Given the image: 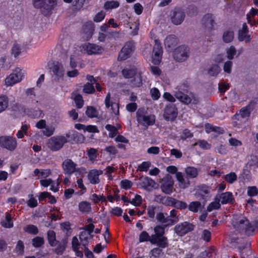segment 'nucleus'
<instances>
[{
    "instance_id": "obj_3",
    "label": "nucleus",
    "mask_w": 258,
    "mask_h": 258,
    "mask_svg": "<svg viewBox=\"0 0 258 258\" xmlns=\"http://www.w3.org/2000/svg\"><path fill=\"white\" fill-rule=\"evenodd\" d=\"M24 71L20 68H17L6 78L4 85L7 87L13 86L20 82L24 79Z\"/></svg>"
},
{
    "instance_id": "obj_18",
    "label": "nucleus",
    "mask_w": 258,
    "mask_h": 258,
    "mask_svg": "<svg viewBox=\"0 0 258 258\" xmlns=\"http://www.w3.org/2000/svg\"><path fill=\"white\" fill-rule=\"evenodd\" d=\"M77 164L71 159L65 160L62 164V167L65 174L72 175L75 172Z\"/></svg>"
},
{
    "instance_id": "obj_46",
    "label": "nucleus",
    "mask_w": 258,
    "mask_h": 258,
    "mask_svg": "<svg viewBox=\"0 0 258 258\" xmlns=\"http://www.w3.org/2000/svg\"><path fill=\"white\" fill-rule=\"evenodd\" d=\"M47 238L51 246H55L56 244L55 233L53 230H49L47 232Z\"/></svg>"
},
{
    "instance_id": "obj_21",
    "label": "nucleus",
    "mask_w": 258,
    "mask_h": 258,
    "mask_svg": "<svg viewBox=\"0 0 258 258\" xmlns=\"http://www.w3.org/2000/svg\"><path fill=\"white\" fill-rule=\"evenodd\" d=\"M185 14L183 11L179 8H176L173 12V16L171 17L172 22L175 25H179L183 21Z\"/></svg>"
},
{
    "instance_id": "obj_39",
    "label": "nucleus",
    "mask_w": 258,
    "mask_h": 258,
    "mask_svg": "<svg viewBox=\"0 0 258 258\" xmlns=\"http://www.w3.org/2000/svg\"><path fill=\"white\" fill-rule=\"evenodd\" d=\"M9 99L6 95L0 96V113L6 109L8 106Z\"/></svg>"
},
{
    "instance_id": "obj_8",
    "label": "nucleus",
    "mask_w": 258,
    "mask_h": 258,
    "mask_svg": "<svg viewBox=\"0 0 258 258\" xmlns=\"http://www.w3.org/2000/svg\"><path fill=\"white\" fill-rule=\"evenodd\" d=\"M135 49V43L133 41L126 42L119 52L118 60H124L130 57Z\"/></svg>"
},
{
    "instance_id": "obj_17",
    "label": "nucleus",
    "mask_w": 258,
    "mask_h": 258,
    "mask_svg": "<svg viewBox=\"0 0 258 258\" xmlns=\"http://www.w3.org/2000/svg\"><path fill=\"white\" fill-rule=\"evenodd\" d=\"M194 227V226L192 224L184 222L176 225L174 228V230L178 235L182 236L193 230Z\"/></svg>"
},
{
    "instance_id": "obj_19",
    "label": "nucleus",
    "mask_w": 258,
    "mask_h": 258,
    "mask_svg": "<svg viewBox=\"0 0 258 258\" xmlns=\"http://www.w3.org/2000/svg\"><path fill=\"white\" fill-rule=\"evenodd\" d=\"M105 104L106 108H109L111 107L112 113L115 115H118L119 114V103L117 102H113L110 100V94L108 93L105 99Z\"/></svg>"
},
{
    "instance_id": "obj_33",
    "label": "nucleus",
    "mask_w": 258,
    "mask_h": 258,
    "mask_svg": "<svg viewBox=\"0 0 258 258\" xmlns=\"http://www.w3.org/2000/svg\"><path fill=\"white\" fill-rule=\"evenodd\" d=\"M203 24L208 29H212L213 27L214 20L211 14L205 15L202 19Z\"/></svg>"
},
{
    "instance_id": "obj_20",
    "label": "nucleus",
    "mask_w": 258,
    "mask_h": 258,
    "mask_svg": "<svg viewBox=\"0 0 258 258\" xmlns=\"http://www.w3.org/2000/svg\"><path fill=\"white\" fill-rule=\"evenodd\" d=\"M157 221L162 223L164 227L173 225L176 221L170 218L169 216H165L162 213H158L156 215Z\"/></svg>"
},
{
    "instance_id": "obj_64",
    "label": "nucleus",
    "mask_w": 258,
    "mask_h": 258,
    "mask_svg": "<svg viewBox=\"0 0 258 258\" xmlns=\"http://www.w3.org/2000/svg\"><path fill=\"white\" fill-rule=\"evenodd\" d=\"M162 253V250L159 248H154L150 252L151 258H158Z\"/></svg>"
},
{
    "instance_id": "obj_31",
    "label": "nucleus",
    "mask_w": 258,
    "mask_h": 258,
    "mask_svg": "<svg viewBox=\"0 0 258 258\" xmlns=\"http://www.w3.org/2000/svg\"><path fill=\"white\" fill-rule=\"evenodd\" d=\"M83 29L84 33L86 35V39H90L92 37L94 31L92 23L91 22L86 23L83 26Z\"/></svg>"
},
{
    "instance_id": "obj_60",
    "label": "nucleus",
    "mask_w": 258,
    "mask_h": 258,
    "mask_svg": "<svg viewBox=\"0 0 258 258\" xmlns=\"http://www.w3.org/2000/svg\"><path fill=\"white\" fill-rule=\"evenodd\" d=\"M230 88L229 85L228 83L221 82L219 83L218 89L221 93H224Z\"/></svg>"
},
{
    "instance_id": "obj_37",
    "label": "nucleus",
    "mask_w": 258,
    "mask_h": 258,
    "mask_svg": "<svg viewBox=\"0 0 258 258\" xmlns=\"http://www.w3.org/2000/svg\"><path fill=\"white\" fill-rule=\"evenodd\" d=\"M220 204L219 201V198L218 196H216L214 199L213 202L211 203L207 207V210L211 212L214 210H217L220 208Z\"/></svg>"
},
{
    "instance_id": "obj_35",
    "label": "nucleus",
    "mask_w": 258,
    "mask_h": 258,
    "mask_svg": "<svg viewBox=\"0 0 258 258\" xmlns=\"http://www.w3.org/2000/svg\"><path fill=\"white\" fill-rule=\"evenodd\" d=\"M143 79L140 72H138L134 76L132 80V84L134 87H140L142 85Z\"/></svg>"
},
{
    "instance_id": "obj_11",
    "label": "nucleus",
    "mask_w": 258,
    "mask_h": 258,
    "mask_svg": "<svg viewBox=\"0 0 258 258\" xmlns=\"http://www.w3.org/2000/svg\"><path fill=\"white\" fill-rule=\"evenodd\" d=\"M68 141L64 136H56L51 138L48 141V146L53 151H57L61 149L64 143Z\"/></svg>"
},
{
    "instance_id": "obj_47",
    "label": "nucleus",
    "mask_w": 258,
    "mask_h": 258,
    "mask_svg": "<svg viewBox=\"0 0 258 258\" xmlns=\"http://www.w3.org/2000/svg\"><path fill=\"white\" fill-rule=\"evenodd\" d=\"M234 38V33L233 31L227 30L224 32L223 35V41L226 43L231 42Z\"/></svg>"
},
{
    "instance_id": "obj_34",
    "label": "nucleus",
    "mask_w": 258,
    "mask_h": 258,
    "mask_svg": "<svg viewBox=\"0 0 258 258\" xmlns=\"http://www.w3.org/2000/svg\"><path fill=\"white\" fill-rule=\"evenodd\" d=\"M24 112L28 116L32 118H37L41 116L42 111L38 108L29 109V108L25 109Z\"/></svg>"
},
{
    "instance_id": "obj_7",
    "label": "nucleus",
    "mask_w": 258,
    "mask_h": 258,
    "mask_svg": "<svg viewBox=\"0 0 258 258\" xmlns=\"http://www.w3.org/2000/svg\"><path fill=\"white\" fill-rule=\"evenodd\" d=\"M81 50L88 55H97L102 53L104 49L96 44L87 43L82 45Z\"/></svg>"
},
{
    "instance_id": "obj_27",
    "label": "nucleus",
    "mask_w": 258,
    "mask_h": 258,
    "mask_svg": "<svg viewBox=\"0 0 258 258\" xmlns=\"http://www.w3.org/2000/svg\"><path fill=\"white\" fill-rule=\"evenodd\" d=\"M34 176H37L38 178H46L51 174V171L50 169H35L33 171Z\"/></svg>"
},
{
    "instance_id": "obj_16",
    "label": "nucleus",
    "mask_w": 258,
    "mask_h": 258,
    "mask_svg": "<svg viewBox=\"0 0 258 258\" xmlns=\"http://www.w3.org/2000/svg\"><path fill=\"white\" fill-rule=\"evenodd\" d=\"M50 72L53 80L56 81H59L63 79L64 69L61 64L57 63L50 68Z\"/></svg>"
},
{
    "instance_id": "obj_9",
    "label": "nucleus",
    "mask_w": 258,
    "mask_h": 258,
    "mask_svg": "<svg viewBox=\"0 0 258 258\" xmlns=\"http://www.w3.org/2000/svg\"><path fill=\"white\" fill-rule=\"evenodd\" d=\"M135 49V43L133 41L126 42L119 52L118 60H124L130 57Z\"/></svg>"
},
{
    "instance_id": "obj_58",
    "label": "nucleus",
    "mask_w": 258,
    "mask_h": 258,
    "mask_svg": "<svg viewBox=\"0 0 258 258\" xmlns=\"http://www.w3.org/2000/svg\"><path fill=\"white\" fill-rule=\"evenodd\" d=\"M258 162V157L251 155L248 157L247 165L249 166H257Z\"/></svg>"
},
{
    "instance_id": "obj_40",
    "label": "nucleus",
    "mask_w": 258,
    "mask_h": 258,
    "mask_svg": "<svg viewBox=\"0 0 258 258\" xmlns=\"http://www.w3.org/2000/svg\"><path fill=\"white\" fill-rule=\"evenodd\" d=\"M29 128L28 125L25 124L22 125L21 128L18 131L16 134V137L18 139L23 138L25 135H28V130Z\"/></svg>"
},
{
    "instance_id": "obj_5",
    "label": "nucleus",
    "mask_w": 258,
    "mask_h": 258,
    "mask_svg": "<svg viewBox=\"0 0 258 258\" xmlns=\"http://www.w3.org/2000/svg\"><path fill=\"white\" fill-rule=\"evenodd\" d=\"M34 7L37 9L43 8L45 15L49 13L56 6V0H32Z\"/></svg>"
},
{
    "instance_id": "obj_28",
    "label": "nucleus",
    "mask_w": 258,
    "mask_h": 258,
    "mask_svg": "<svg viewBox=\"0 0 258 258\" xmlns=\"http://www.w3.org/2000/svg\"><path fill=\"white\" fill-rule=\"evenodd\" d=\"M78 209L82 213H88L91 211V203L86 201H82L79 203Z\"/></svg>"
},
{
    "instance_id": "obj_62",
    "label": "nucleus",
    "mask_w": 258,
    "mask_h": 258,
    "mask_svg": "<svg viewBox=\"0 0 258 258\" xmlns=\"http://www.w3.org/2000/svg\"><path fill=\"white\" fill-rule=\"evenodd\" d=\"M150 94L152 99L154 100H158L160 96V93L156 88H153L150 90Z\"/></svg>"
},
{
    "instance_id": "obj_4",
    "label": "nucleus",
    "mask_w": 258,
    "mask_h": 258,
    "mask_svg": "<svg viewBox=\"0 0 258 258\" xmlns=\"http://www.w3.org/2000/svg\"><path fill=\"white\" fill-rule=\"evenodd\" d=\"M136 117L138 122L145 126L152 125L155 122V116L147 114L142 109H138L136 112Z\"/></svg>"
},
{
    "instance_id": "obj_50",
    "label": "nucleus",
    "mask_w": 258,
    "mask_h": 258,
    "mask_svg": "<svg viewBox=\"0 0 258 258\" xmlns=\"http://www.w3.org/2000/svg\"><path fill=\"white\" fill-rule=\"evenodd\" d=\"M201 206V203L198 201L192 202L188 206V209L189 211L194 213L198 212L199 209Z\"/></svg>"
},
{
    "instance_id": "obj_44",
    "label": "nucleus",
    "mask_w": 258,
    "mask_h": 258,
    "mask_svg": "<svg viewBox=\"0 0 258 258\" xmlns=\"http://www.w3.org/2000/svg\"><path fill=\"white\" fill-rule=\"evenodd\" d=\"M185 173L190 178H195L198 174V169L194 167H188L185 168Z\"/></svg>"
},
{
    "instance_id": "obj_30",
    "label": "nucleus",
    "mask_w": 258,
    "mask_h": 258,
    "mask_svg": "<svg viewBox=\"0 0 258 258\" xmlns=\"http://www.w3.org/2000/svg\"><path fill=\"white\" fill-rule=\"evenodd\" d=\"M165 46L169 49L174 47L177 43V40L174 35H169L165 40Z\"/></svg>"
},
{
    "instance_id": "obj_12",
    "label": "nucleus",
    "mask_w": 258,
    "mask_h": 258,
    "mask_svg": "<svg viewBox=\"0 0 258 258\" xmlns=\"http://www.w3.org/2000/svg\"><path fill=\"white\" fill-rule=\"evenodd\" d=\"M174 181L169 174L166 175L161 180V189L166 194L170 195L173 191Z\"/></svg>"
},
{
    "instance_id": "obj_36",
    "label": "nucleus",
    "mask_w": 258,
    "mask_h": 258,
    "mask_svg": "<svg viewBox=\"0 0 258 258\" xmlns=\"http://www.w3.org/2000/svg\"><path fill=\"white\" fill-rule=\"evenodd\" d=\"M72 97L74 99L77 108H81L83 107L84 101L82 96L81 95L77 93H73Z\"/></svg>"
},
{
    "instance_id": "obj_42",
    "label": "nucleus",
    "mask_w": 258,
    "mask_h": 258,
    "mask_svg": "<svg viewBox=\"0 0 258 258\" xmlns=\"http://www.w3.org/2000/svg\"><path fill=\"white\" fill-rule=\"evenodd\" d=\"M105 129L109 132L108 137L113 138L115 137L117 134V128L111 124H107L105 126Z\"/></svg>"
},
{
    "instance_id": "obj_15",
    "label": "nucleus",
    "mask_w": 258,
    "mask_h": 258,
    "mask_svg": "<svg viewBox=\"0 0 258 258\" xmlns=\"http://www.w3.org/2000/svg\"><path fill=\"white\" fill-rule=\"evenodd\" d=\"M178 114L177 109L174 104H169L165 107L164 111V117L168 121H173Z\"/></svg>"
},
{
    "instance_id": "obj_10",
    "label": "nucleus",
    "mask_w": 258,
    "mask_h": 258,
    "mask_svg": "<svg viewBox=\"0 0 258 258\" xmlns=\"http://www.w3.org/2000/svg\"><path fill=\"white\" fill-rule=\"evenodd\" d=\"M0 146L9 151H14L17 146L15 138L11 136H2L0 137Z\"/></svg>"
},
{
    "instance_id": "obj_55",
    "label": "nucleus",
    "mask_w": 258,
    "mask_h": 258,
    "mask_svg": "<svg viewBox=\"0 0 258 258\" xmlns=\"http://www.w3.org/2000/svg\"><path fill=\"white\" fill-rule=\"evenodd\" d=\"M95 89L92 84L88 83L84 86L83 92L86 94H92L95 92Z\"/></svg>"
},
{
    "instance_id": "obj_6",
    "label": "nucleus",
    "mask_w": 258,
    "mask_h": 258,
    "mask_svg": "<svg viewBox=\"0 0 258 258\" xmlns=\"http://www.w3.org/2000/svg\"><path fill=\"white\" fill-rule=\"evenodd\" d=\"M181 88V86H179L177 88V91H174V96L180 102L185 104H188L190 103L192 104H197L198 103V99L193 94H190V96H188L180 91Z\"/></svg>"
},
{
    "instance_id": "obj_53",
    "label": "nucleus",
    "mask_w": 258,
    "mask_h": 258,
    "mask_svg": "<svg viewBox=\"0 0 258 258\" xmlns=\"http://www.w3.org/2000/svg\"><path fill=\"white\" fill-rule=\"evenodd\" d=\"M226 54L227 58L232 59L236 54V50L233 46H230L226 49Z\"/></svg>"
},
{
    "instance_id": "obj_57",
    "label": "nucleus",
    "mask_w": 258,
    "mask_h": 258,
    "mask_svg": "<svg viewBox=\"0 0 258 258\" xmlns=\"http://www.w3.org/2000/svg\"><path fill=\"white\" fill-rule=\"evenodd\" d=\"M61 182V179L59 178H58L56 180V181H54L52 180V184H50V190L56 192L59 189V184Z\"/></svg>"
},
{
    "instance_id": "obj_1",
    "label": "nucleus",
    "mask_w": 258,
    "mask_h": 258,
    "mask_svg": "<svg viewBox=\"0 0 258 258\" xmlns=\"http://www.w3.org/2000/svg\"><path fill=\"white\" fill-rule=\"evenodd\" d=\"M231 224L235 230L241 234L248 236L254 234V227L252 223L241 214H234Z\"/></svg>"
},
{
    "instance_id": "obj_26",
    "label": "nucleus",
    "mask_w": 258,
    "mask_h": 258,
    "mask_svg": "<svg viewBox=\"0 0 258 258\" xmlns=\"http://www.w3.org/2000/svg\"><path fill=\"white\" fill-rule=\"evenodd\" d=\"M217 196L222 204L231 203L234 200L232 194L230 192H225Z\"/></svg>"
},
{
    "instance_id": "obj_22",
    "label": "nucleus",
    "mask_w": 258,
    "mask_h": 258,
    "mask_svg": "<svg viewBox=\"0 0 258 258\" xmlns=\"http://www.w3.org/2000/svg\"><path fill=\"white\" fill-rule=\"evenodd\" d=\"M103 173L101 170L92 169L89 171L88 174V179L90 182L93 184H98L100 182L99 175Z\"/></svg>"
},
{
    "instance_id": "obj_61",
    "label": "nucleus",
    "mask_w": 258,
    "mask_h": 258,
    "mask_svg": "<svg viewBox=\"0 0 258 258\" xmlns=\"http://www.w3.org/2000/svg\"><path fill=\"white\" fill-rule=\"evenodd\" d=\"M105 17V13L103 11H101L100 12L97 13L93 18V20L95 22H101Z\"/></svg>"
},
{
    "instance_id": "obj_48",
    "label": "nucleus",
    "mask_w": 258,
    "mask_h": 258,
    "mask_svg": "<svg viewBox=\"0 0 258 258\" xmlns=\"http://www.w3.org/2000/svg\"><path fill=\"white\" fill-rule=\"evenodd\" d=\"M86 115L90 118H94L97 116L98 112L96 109L92 106H88L86 111Z\"/></svg>"
},
{
    "instance_id": "obj_24",
    "label": "nucleus",
    "mask_w": 258,
    "mask_h": 258,
    "mask_svg": "<svg viewBox=\"0 0 258 258\" xmlns=\"http://www.w3.org/2000/svg\"><path fill=\"white\" fill-rule=\"evenodd\" d=\"M177 180L178 181V185L180 188H186L189 185V181L187 178H185L183 174L178 172L176 174Z\"/></svg>"
},
{
    "instance_id": "obj_23",
    "label": "nucleus",
    "mask_w": 258,
    "mask_h": 258,
    "mask_svg": "<svg viewBox=\"0 0 258 258\" xmlns=\"http://www.w3.org/2000/svg\"><path fill=\"white\" fill-rule=\"evenodd\" d=\"M248 32L247 26L246 23H244L242 29L239 31L238 35V40L241 41H245L246 42H250L251 38L250 35L247 34Z\"/></svg>"
},
{
    "instance_id": "obj_49",
    "label": "nucleus",
    "mask_w": 258,
    "mask_h": 258,
    "mask_svg": "<svg viewBox=\"0 0 258 258\" xmlns=\"http://www.w3.org/2000/svg\"><path fill=\"white\" fill-rule=\"evenodd\" d=\"M151 166V162L150 161H144L140 164L138 167V170L141 172H146Z\"/></svg>"
},
{
    "instance_id": "obj_63",
    "label": "nucleus",
    "mask_w": 258,
    "mask_h": 258,
    "mask_svg": "<svg viewBox=\"0 0 258 258\" xmlns=\"http://www.w3.org/2000/svg\"><path fill=\"white\" fill-rule=\"evenodd\" d=\"M247 194L248 196H255L258 194V189L255 186H248L247 187Z\"/></svg>"
},
{
    "instance_id": "obj_54",
    "label": "nucleus",
    "mask_w": 258,
    "mask_h": 258,
    "mask_svg": "<svg viewBox=\"0 0 258 258\" xmlns=\"http://www.w3.org/2000/svg\"><path fill=\"white\" fill-rule=\"evenodd\" d=\"M43 129L42 133L44 136L46 137H50L52 135L55 131V128L52 126H46Z\"/></svg>"
},
{
    "instance_id": "obj_29",
    "label": "nucleus",
    "mask_w": 258,
    "mask_h": 258,
    "mask_svg": "<svg viewBox=\"0 0 258 258\" xmlns=\"http://www.w3.org/2000/svg\"><path fill=\"white\" fill-rule=\"evenodd\" d=\"M81 242L84 246H86L92 238V234L88 231H82L79 235Z\"/></svg>"
},
{
    "instance_id": "obj_2",
    "label": "nucleus",
    "mask_w": 258,
    "mask_h": 258,
    "mask_svg": "<svg viewBox=\"0 0 258 258\" xmlns=\"http://www.w3.org/2000/svg\"><path fill=\"white\" fill-rule=\"evenodd\" d=\"M155 234L151 235V243L156 244L161 248L168 246L167 239L163 235L165 232L164 227L161 226H156L154 228Z\"/></svg>"
},
{
    "instance_id": "obj_52",
    "label": "nucleus",
    "mask_w": 258,
    "mask_h": 258,
    "mask_svg": "<svg viewBox=\"0 0 258 258\" xmlns=\"http://www.w3.org/2000/svg\"><path fill=\"white\" fill-rule=\"evenodd\" d=\"M151 236L145 231H144L141 233L139 235V240L140 242L145 241H150L151 242Z\"/></svg>"
},
{
    "instance_id": "obj_32",
    "label": "nucleus",
    "mask_w": 258,
    "mask_h": 258,
    "mask_svg": "<svg viewBox=\"0 0 258 258\" xmlns=\"http://www.w3.org/2000/svg\"><path fill=\"white\" fill-rule=\"evenodd\" d=\"M119 5V2L117 1H107L104 3L103 8L107 11H111L117 9Z\"/></svg>"
},
{
    "instance_id": "obj_14",
    "label": "nucleus",
    "mask_w": 258,
    "mask_h": 258,
    "mask_svg": "<svg viewBox=\"0 0 258 258\" xmlns=\"http://www.w3.org/2000/svg\"><path fill=\"white\" fill-rule=\"evenodd\" d=\"M162 48L160 43L157 40H155L152 56V62L153 63L158 64L160 62L162 59Z\"/></svg>"
},
{
    "instance_id": "obj_38",
    "label": "nucleus",
    "mask_w": 258,
    "mask_h": 258,
    "mask_svg": "<svg viewBox=\"0 0 258 258\" xmlns=\"http://www.w3.org/2000/svg\"><path fill=\"white\" fill-rule=\"evenodd\" d=\"M138 71L136 68L132 69H124L122 71V74L125 78H132L136 75Z\"/></svg>"
},
{
    "instance_id": "obj_13",
    "label": "nucleus",
    "mask_w": 258,
    "mask_h": 258,
    "mask_svg": "<svg viewBox=\"0 0 258 258\" xmlns=\"http://www.w3.org/2000/svg\"><path fill=\"white\" fill-rule=\"evenodd\" d=\"M188 48L185 46H180L176 48L173 53L174 59L179 62L184 61L188 57Z\"/></svg>"
},
{
    "instance_id": "obj_56",
    "label": "nucleus",
    "mask_w": 258,
    "mask_h": 258,
    "mask_svg": "<svg viewBox=\"0 0 258 258\" xmlns=\"http://www.w3.org/2000/svg\"><path fill=\"white\" fill-rule=\"evenodd\" d=\"M24 230L25 232L31 234H36L38 233L37 227L33 225H27L24 227Z\"/></svg>"
},
{
    "instance_id": "obj_41",
    "label": "nucleus",
    "mask_w": 258,
    "mask_h": 258,
    "mask_svg": "<svg viewBox=\"0 0 258 258\" xmlns=\"http://www.w3.org/2000/svg\"><path fill=\"white\" fill-rule=\"evenodd\" d=\"M2 225L7 228H10L13 226V222L12 220L11 214L7 213L6 219L2 222Z\"/></svg>"
},
{
    "instance_id": "obj_45",
    "label": "nucleus",
    "mask_w": 258,
    "mask_h": 258,
    "mask_svg": "<svg viewBox=\"0 0 258 258\" xmlns=\"http://www.w3.org/2000/svg\"><path fill=\"white\" fill-rule=\"evenodd\" d=\"M221 71V69L217 64L212 65L208 70V73L211 76H216Z\"/></svg>"
},
{
    "instance_id": "obj_25",
    "label": "nucleus",
    "mask_w": 258,
    "mask_h": 258,
    "mask_svg": "<svg viewBox=\"0 0 258 258\" xmlns=\"http://www.w3.org/2000/svg\"><path fill=\"white\" fill-rule=\"evenodd\" d=\"M210 192V188L207 186L202 185L197 189L196 195L200 199H205Z\"/></svg>"
},
{
    "instance_id": "obj_59",
    "label": "nucleus",
    "mask_w": 258,
    "mask_h": 258,
    "mask_svg": "<svg viewBox=\"0 0 258 258\" xmlns=\"http://www.w3.org/2000/svg\"><path fill=\"white\" fill-rule=\"evenodd\" d=\"M214 248H210L207 250L201 253L200 256L198 258H211L212 253L214 252Z\"/></svg>"
},
{
    "instance_id": "obj_51",
    "label": "nucleus",
    "mask_w": 258,
    "mask_h": 258,
    "mask_svg": "<svg viewBox=\"0 0 258 258\" xmlns=\"http://www.w3.org/2000/svg\"><path fill=\"white\" fill-rule=\"evenodd\" d=\"M21 53V47L18 44H14L11 49V54L15 57H18Z\"/></svg>"
},
{
    "instance_id": "obj_43",
    "label": "nucleus",
    "mask_w": 258,
    "mask_h": 258,
    "mask_svg": "<svg viewBox=\"0 0 258 258\" xmlns=\"http://www.w3.org/2000/svg\"><path fill=\"white\" fill-rule=\"evenodd\" d=\"M224 178L225 181L229 184H232L237 179V175L233 172L226 174Z\"/></svg>"
}]
</instances>
